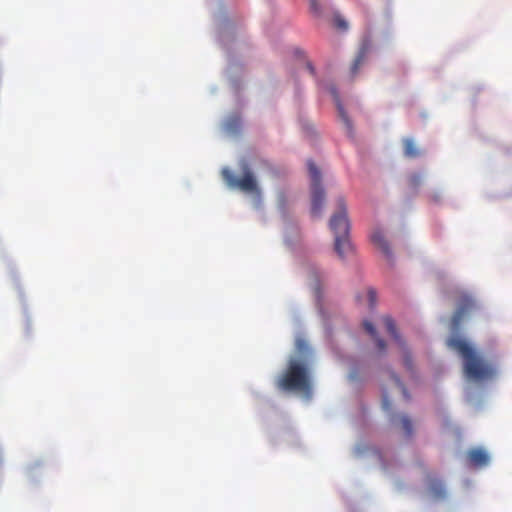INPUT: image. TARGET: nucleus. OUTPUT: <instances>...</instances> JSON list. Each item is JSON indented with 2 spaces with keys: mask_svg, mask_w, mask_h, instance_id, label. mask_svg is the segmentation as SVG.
<instances>
[{
  "mask_svg": "<svg viewBox=\"0 0 512 512\" xmlns=\"http://www.w3.org/2000/svg\"><path fill=\"white\" fill-rule=\"evenodd\" d=\"M447 345L462 358L463 372L468 379L484 382L495 378L496 366L485 359L467 340L455 336L447 340Z\"/></svg>",
  "mask_w": 512,
  "mask_h": 512,
  "instance_id": "obj_1",
  "label": "nucleus"
},
{
  "mask_svg": "<svg viewBox=\"0 0 512 512\" xmlns=\"http://www.w3.org/2000/svg\"><path fill=\"white\" fill-rule=\"evenodd\" d=\"M277 387L283 391H301L310 395L311 382L307 364L291 359L286 371L278 378Z\"/></svg>",
  "mask_w": 512,
  "mask_h": 512,
  "instance_id": "obj_2",
  "label": "nucleus"
},
{
  "mask_svg": "<svg viewBox=\"0 0 512 512\" xmlns=\"http://www.w3.org/2000/svg\"><path fill=\"white\" fill-rule=\"evenodd\" d=\"M337 208V212L332 215L329 221V227L334 233V249L340 258H344L352 251V245L349 240L350 224L343 198L337 199Z\"/></svg>",
  "mask_w": 512,
  "mask_h": 512,
  "instance_id": "obj_3",
  "label": "nucleus"
},
{
  "mask_svg": "<svg viewBox=\"0 0 512 512\" xmlns=\"http://www.w3.org/2000/svg\"><path fill=\"white\" fill-rule=\"evenodd\" d=\"M242 176L237 178L229 168L222 169V177L227 186L231 189H239L245 193H251L255 197L256 206L261 204V189L248 163H241Z\"/></svg>",
  "mask_w": 512,
  "mask_h": 512,
  "instance_id": "obj_4",
  "label": "nucleus"
},
{
  "mask_svg": "<svg viewBox=\"0 0 512 512\" xmlns=\"http://www.w3.org/2000/svg\"><path fill=\"white\" fill-rule=\"evenodd\" d=\"M308 170L311 179V213L319 216L325 200V191L321 185V172L312 160L308 161Z\"/></svg>",
  "mask_w": 512,
  "mask_h": 512,
  "instance_id": "obj_5",
  "label": "nucleus"
},
{
  "mask_svg": "<svg viewBox=\"0 0 512 512\" xmlns=\"http://www.w3.org/2000/svg\"><path fill=\"white\" fill-rule=\"evenodd\" d=\"M382 322L387 332L393 337V339L397 343L404 366L407 368V370H412V359L409 350L406 346L405 341L399 335L394 320L390 316H384L382 318Z\"/></svg>",
  "mask_w": 512,
  "mask_h": 512,
  "instance_id": "obj_6",
  "label": "nucleus"
},
{
  "mask_svg": "<svg viewBox=\"0 0 512 512\" xmlns=\"http://www.w3.org/2000/svg\"><path fill=\"white\" fill-rule=\"evenodd\" d=\"M475 307L476 303L470 295L466 293L461 294L458 299L457 309L452 317L453 328L457 329L462 319L473 311Z\"/></svg>",
  "mask_w": 512,
  "mask_h": 512,
  "instance_id": "obj_7",
  "label": "nucleus"
},
{
  "mask_svg": "<svg viewBox=\"0 0 512 512\" xmlns=\"http://www.w3.org/2000/svg\"><path fill=\"white\" fill-rule=\"evenodd\" d=\"M371 45L369 42H363L358 50V53L353 61L350 68L351 77H355L360 67L366 62L368 54L370 52Z\"/></svg>",
  "mask_w": 512,
  "mask_h": 512,
  "instance_id": "obj_8",
  "label": "nucleus"
},
{
  "mask_svg": "<svg viewBox=\"0 0 512 512\" xmlns=\"http://www.w3.org/2000/svg\"><path fill=\"white\" fill-rule=\"evenodd\" d=\"M467 456L469 461L477 467L485 466L489 462L488 454L481 448L471 449L468 451Z\"/></svg>",
  "mask_w": 512,
  "mask_h": 512,
  "instance_id": "obj_9",
  "label": "nucleus"
},
{
  "mask_svg": "<svg viewBox=\"0 0 512 512\" xmlns=\"http://www.w3.org/2000/svg\"><path fill=\"white\" fill-rule=\"evenodd\" d=\"M329 91H330L331 95L333 96V99H334V101L336 103V106H337V109H338V113H339V116H340L341 120L345 124L346 128L348 129V131L351 132L352 131V123H351L347 113L345 112L343 105L341 104L340 97H339V94L337 92V89L334 86H331L329 88Z\"/></svg>",
  "mask_w": 512,
  "mask_h": 512,
  "instance_id": "obj_10",
  "label": "nucleus"
},
{
  "mask_svg": "<svg viewBox=\"0 0 512 512\" xmlns=\"http://www.w3.org/2000/svg\"><path fill=\"white\" fill-rule=\"evenodd\" d=\"M371 241L375 246H377L381 251L384 253V255L390 259L392 256L390 247L388 245V242L386 241L383 233L380 230H375L371 235Z\"/></svg>",
  "mask_w": 512,
  "mask_h": 512,
  "instance_id": "obj_11",
  "label": "nucleus"
},
{
  "mask_svg": "<svg viewBox=\"0 0 512 512\" xmlns=\"http://www.w3.org/2000/svg\"><path fill=\"white\" fill-rule=\"evenodd\" d=\"M428 486L429 491L435 498L444 499L446 497V488L440 479L430 478Z\"/></svg>",
  "mask_w": 512,
  "mask_h": 512,
  "instance_id": "obj_12",
  "label": "nucleus"
},
{
  "mask_svg": "<svg viewBox=\"0 0 512 512\" xmlns=\"http://www.w3.org/2000/svg\"><path fill=\"white\" fill-rule=\"evenodd\" d=\"M365 330L372 336V338L375 340L376 346L379 350V352L384 353L386 351V343L383 339H381L375 327L373 324L369 321H364L363 323Z\"/></svg>",
  "mask_w": 512,
  "mask_h": 512,
  "instance_id": "obj_13",
  "label": "nucleus"
},
{
  "mask_svg": "<svg viewBox=\"0 0 512 512\" xmlns=\"http://www.w3.org/2000/svg\"><path fill=\"white\" fill-rule=\"evenodd\" d=\"M310 280H311V286L315 292V295L318 299H320V280H321V273L316 269L312 268L309 272Z\"/></svg>",
  "mask_w": 512,
  "mask_h": 512,
  "instance_id": "obj_14",
  "label": "nucleus"
},
{
  "mask_svg": "<svg viewBox=\"0 0 512 512\" xmlns=\"http://www.w3.org/2000/svg\"><path fill=\"white\" fill-rule=\"evenodd\" d=\"M388 374L393 386L401 392L405 399H409L408 391L404 384L401 382L400 378L394 372L388 371Z\"/></svg>",
  "mask_w": 512,
  "mask_h": 512,
  "instance_id": "obj_15",
  "label": "nucleus"
},
{
  "mask_svg": "<svg viewBox=\"0 0 512 512\" xmlns=\"http://www.w3.org/2000/svg\"><path fill=\"white\" fill-rule=\"evenodd\" d=\"M404 153L410 158H414L419 155V151L412 139L407 138L404 140Z\"/></svg>",
  "mask_w": 512,
  "mask_h": 512,
  "instance_id": "obj_16",
  "label": "nucleus"
},
{
  "mask_svg": "<svg viewBox=\"0 0 512 512\" xmlns=\"http://www.w3.org/2000/svg\"><path fill=\"white\" fill-rule=\"evenodd\" d=\"M402 429L407 437H411L413 433V426L411 420L407 416H402L401 419Z\"/></svg>",
  "mask_w": 512,
  "mask_h": 512,
  "instance_id": "obj_17",
  "label": "nucleus"
},
{
  "mask_svg": "<svg viewBox=\"0 0 512 512\" xmlns=\"http://www.w3.org/2000/svg\"><path fill=\"white\" fill-rule=\"evenodd\" d=\"M333 21H334V26L336 28H338L340 30H347L348 23L341 15L335 14Z\"/></svg>",
  "mask_w": 512,
  "mask_h": 512,
  "instance_id": "obj_18",
  "label": "nucleus"
},
{
  "mask_svg": "<svg viewBox=\"0 0 512 512\" xmlns=\"http://www.w3.org/2000/svg\"><path fill=\"white\" fill-rule=\"evenodd\" d=\"M277 204H278L279 209L285 210L286 205H287V197L284 192H279L277 194Z\"/></svg>",
  "mask_w": 512,
  "mask_h": 512,
  "instance_id": "obj_19",
  "label": "nucleus"
},
{
  "mask_svg": "<svg viewBox=\"0 0 512 512\" xmlns=\"http://www.w3.org/2000/svg\"><path fill=\"white\" fill-rule=\"evenodd\" d=\"M382 406L384 410H389L391 406L386 388L382 391Z\"/></svg>",
  "mask_w": 512,
  "mask_h": 512,
  "instance_id": "obj_20",
  "label": "nucleus"
},
{
  "mask_svg": "<svg viewBox=\"0 0 512 512\" xmlns=\"http://www.w3.org/2000/svg\"><path fill=\"white\" fill-rule=\"evenodd\" d=\"M309 2L311 11L314 14L319 15L321 13V7L318 0H309Z\"/></svg>",
  "mask_w": 512,
  "mask_h": 512,
  "instance_id": "obj_21",
  "label": "nucleus"
},
{
  "mask_svg": "<svg viewBox=\"0 0 512 512\" xmlns=\"http://www.w3.org/2000/svg\"><path fill=\"white\" fill-rule=\"evenodd\" d=\"M370 307L373 308L376 305V292L373 289H369L367 292Z\"/></svg>",
  "mask_w": 512,
  "mask_h": 512,
  "instance_id": "obj_22",
  "label": "nucleus"
},
{
  "mask_svg": "<svg viewBox=\"0 0 512 512\" xmlns=\"http://www.w3.org/2000/svg\"><path fill=\"white\" fill-rule=\"evenodd\" d=\"M306 66H307V69L309 70V72H310L312 75H314V74H315V69H314L313 65H312L310 62H308V63L306 64Z\"/></svg>",
  "mask_w": 512,
  "mask_h": 512,
  "instance_id": "obj_23",
  "label": "nucleus"
}]
</instances>
